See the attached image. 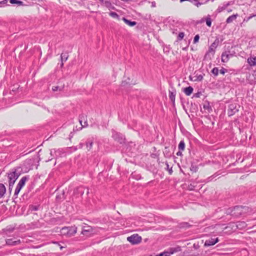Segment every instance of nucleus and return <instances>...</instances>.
<instances>
[{
	"mask_svg": "<svg viewBox=\"0 0 256 256\" xmlns=\"http://www.w3.org/2000/svg\"><path fill=\"white\" fill-rule=\"evenodd\" d=\"M19 176H20V174H18V173L16 172V170L8 174V183H9L8 190L10 192L12 190L13 186H14L16 180L18 178Z\"/></svg>",
	"mask_w": 256,
	"mask_h": 256,
	"instance_id": "obj_1",
	"label": "nucleus"
},
{
	"mask_svg": "<svg viewBox=\"0 0 256 256\" xmlns=\"http://www.w3.org/2000/svg\"><path fill=\"white\" fill-rule=\"evenodd\" d=\"M77 228L75 226L72 227H64L60 230L62 234L72 236L76 232Z\"/></svg>",
	"mask_w": 256,
	"mask_h": 256,
	"instance_id": "obj_2",
	"label": "nucleus"
},
{
	"mask_svg": "<svg viewBox=\"0 0 256 256\" xmlns=\"http://www.w3.org/2000/svg\"><path fill=\"white\" fill-rule=\"evenodd\" d=\"M127 240L132 244H136L142 242V238L138 234H134L127 238Z\"/></svg>",
	"mask_w": 256,
	"mask_h": 256,
	"instance_id": "obj_3",
	"label": "nucleus"
},
{
	"mask_svg": "<svg viewBox=\"0 0 256 256\" xmlns=\"http://www.w3.org/2000/svg\"><path fill=\"white\" fill-rule=\"evenodd\" d=\"M27 180H28V178L26 176H23L20 179V180L19 181V182L16 186V188L15 189L14 194V196H16L18 194V193L20 192L22 188L25 184L26 182V181Z\"/></svg>",
	"mask_w": 256,
	"mask_h": 256,
	"instance_id": "obj_4",
	"label": "nucleus"
},
{
	"mask_svg": "<svg viewBox=\"0 0 256 256\" xmlns=\"http://www.w3.org/2000/svg\"><path fill=\"white\" fill-rule=\"evenodd\" d=\"M92 232L93 228L91 226H86L82 227L81 234L87 236H90Z\"/></svg>",
	"mask_w": 256,
	"mask_h": 256,
	"instance_id": "obj_5",
	"label": "nucleus"
},
{
	"mask_svg": "<svg viewBox=\"0 0 256 256\" xmlns=\"http://www.w3.org/2000/svg\"><path fill=\"white\" fill-rule=\"evenodd\" d=\"M232 215L236 217L242 214V206H236L232 208Z\"/></svg>",
	"mask_w": 256,
	"mask_h": 256,
	"instance_id": "obj_6",
	"label": "nucleus"
},
{
	"mask_svg": "<svg viewBox=\"0 0 256 256\" xmlns=\"http://www.w3.org/2000/svg\"><path fill=\"white\" fill-rule=\"evenodd\" d=\"M232 54H230V52H224L222 53L221 56L222 61L223 62H227L230 58L232 56Z\"/></svg>",
	"mask_w": 256,
	"mask_h": 256,
	"instance_id": "obj_7",
	"label": "nucleus"
},
{
	"mask_svg": "<svg viewBox=\"0 0 256 256\" xmlns=\"http://www.w3.org/2000/svg\"><path fill=\"white\" fill-rule=\"evenodd\" d=\"M238 110L236 108L234 104H230L228 106V116H230L235 114Z\"/></svg>",
	"mask_w": 256,
	"mask_h": 256,
	"instance_id": "obj_8",
	"label": "nucleus"
},
{
	"mask_svg": "<svg viewBox=\"0 0 256 256\" xmlns=\"http://www.w3.org/2000/svg\"><path fill=\"white\" fill-rule=\"evenodd\" d=\"M218 40H216L214 42L210 45L209 48L208 53L212 52V54H214L215 52V49L216 48L218 44Z\"/></svg>",
	"mask_w": 256,
	"mask_h": 256,
	"instance_id": "obj_9",
	"label": "nucleus"
},
{
	"mask_svg": "<svg viewBox=\"0 0 256 256\" xmlns=\"http://www.w3.org/2000/svg\"><path fill=\"white\" fill-rule=\"evenodd\" d=\"M218 242V238H216V239L214 238H210V240H207L206 241L204 245L206 246H213L214 244H216V242Z\"/></svg>",
	"mask_w": 256,
	"mask_h": 256,
	"instance_id": "obj_10",
	"label": "nucleus"
},
{
	"mask_svg": "<svg viewBox=\"0 0 256 256\" xmlns=\"http://www.w3.org/2000/svg\"><path fill=\"white\" fill-rule=\"evenodd\" d=\"M20 243V240H14L12 238L8 239L6 240V244L10 246H16Z\"/></svg>",
	"mask_w": 256,
	"mask_h": 256,
	"instance_id": "obj_11",
	"label": "nucleus"
},
{
	"mask_svg": "<svg viewBox=\"0 0 256 256\" xmlns=\"http://www.w3.org/2000/svg\"><path fill=\"white\" fill-rule=\"evenodd\" d=\"M247 224L244 222H238L236 223V226L240 230H242L246 228Z\"/></svg>",
	"mask_w": 256,
	"mask_h": 256,
	"instance_id": "obj_12",
	"label": "nucleus"
},
{
	"mask_svg": "<svg viewBox=\"0 0 256 256\" xmlns=\"http://www.w3.org/2000/svg\"><path fill=\"white\" fill-rule=\"evenodd\" d=\"M10 2L12 4H16L18 6H26L23 2L19 0H10Z\"/></svg>",
	"mask_w": 256,
	"mask_h": 256,
	"instance_id": "obj_13",
	"label": "nucleus"
},
{
	"mask_svg": "<svg viewBox=\"0 0 256 256\" xmlns=\"http://www.w3.org/2000/svg\"><path fill=\"white\" fill-rule=\"evenodd\" d=\"M247 62L251 66H256V57L248 58Z\"/></svg>",
	"mask_w": 256,
	"mask_h": 256,
	"instance_id": "obj_14",
	"label": "nucleus"
},
{
	"mask_svg": "<svg viewBox=\"0 0 256 256\" xmlns=\"http://www.w3.org/2000/svg\"><path fill=\"white\" fill-rule=\"evenodd\" d=\"M122 20H124V22L126 24H128V26H134L135 25H136V22H132V21H130L126 18H122Z\"/></svg>",
	"mask_w": 256,
	"mask_h": 256,
	"instance_id": "obj_15",
	"label": "nucleus"
},
{
	"mask_svg": "<svg viewBox=\"0 0 256 256\" xmlns=\"http://www.w3.org/2000/svg\"><path fill=\"white\" fill-rule=\"evenodd\" d=\"M6 192V188L4 184H0V198H2Z\"/></svg>",
	"mask_w": 256,
	"mask_h": 256,
	"instance_id": "obj_16",
	"label": "nucleus"
},
{
	"mask_svg": "<svg viewBox=\"0 0 256 256\" xmlns=\"http://www.w3.org/2000/svg\"><path fill=\"white\" fill-rule=\"evenodd\" d=\"M193 90V88L192 86H190L185 88L184 89V92L186 95L190 96L192 94Z\"/></svg>",
	"mask_w": 256,
	"mask_h": 256,
	"instance_id": "obj_17",
	"label": "nucleus"
},
{
	"mask_svg": "<svg viewBox=\"0 0 256 256\" xmlns=\"http://www.w3.org/2000/svg\"><path fill=\"white\" fill-rule=\"evenodd\" d=\"M68 57V56L67 54H62L60 56V59L62 61V63L60 64L61 67H62L64 65V62L66 61Z\"/></svg>",
	"mask_w": 256,
	"mask_h": 256,
	"instance_id": "obj_18",
	"label": "nucleus"
},
{
	"mask_svg": "<svg viewBox=\"0 0 256 256\" xmlns=\"http://www.w3.org/2000/svg\"><path fill=\"white\" fill-rule=\"evenodd\" d=\"M237 16H238V14H233V15L230 16L226 19V22L228 24L232 22L234 20H235Z\"/></svg>",
	"mask_w": 256,
	"mask_h": 256,
	"instance_id": "obj_19",
	"label": "nucleus"
},
{
	"mask_svg": "<svg viewBox=\"0 0 256 256\" xmlns=\"http://www.w3.org/2000/svg\"><path fill=\"white\" fill-rule=\"evenodd\" d=\"M176 96V92L169 90V98L172 102H174Z\"/></svg>",
	"mask_w": 256,
	"mask_h": 256,
	"instance_id": "obj_20",
	"label": "nucleus"
},
{
	"mask_svg": "<svg viewBox=\"0 0 256 256\" xmlns=\"http://www.w3.org/2000/svg\"><path fill=\"white\" fill-rule=\"evenodd\" d=\"M114 138L118 140V141L120 143V144H122L123 142H124V138H122V136H118L116 134L114 136Z\"/></svg>",
	"mask_w": 256,
	"mask_h": 256,
	"instance_id": "obj_21",
	"label": "nucleus"
},
{
	"mask_svg": "<svg viewBox=\"0 0 256 256\" xmlns=\"http://www.w3.org/2000/svg\"><path fill=\"white\" fill-rule=\"evenodd\" d=\"M251 212L252 210L250 208L246 206H242V214L249 213Z\"/></svg>",
	"mask_w": 256,
	"mask_h": 256,
	"instance_id": "obj_22",
	"label": "nucleus"
},
{
	"mask_svg": "<svg viewBox=\"0 0 256 256\" xmlns=\"http://www.w3.org/2000/svg\"><path fill=\"white\" fill-rule=\"evenodd\" d=\"M185 148V144L184 141L182 140L178 144V149L180 150H184Z\"/></svg>",
	"mask_w": 256,
	"mask_h": 256,
	"instance_id": "obj_23",
	"label": "nucleus"
},
{
	"mask_svg": "<svg viewBox=\"0 0 256 256\" xmlns=\"http://www.w3.org/2000/svg\"><path fill=\"white\" fill-rule=\"evenodd\" d=\"M84 118V116H82V117H80V120H79V121H80V122L82 126V128H84V127H86L88 126V122H87V121H84V124H82V118Z\"/></svg>",
	"mask_w": 256,
	"mask_h": 256,
	"instance_id": "obj_24",
	"label": "nucleus"
},
{
	"mask_svg": "<svg viewBox=\"0 0 256 256\" xmlns=\"http://www.w3.org/2000/svg\"><path fill=\"white\" fill-rule=\"evenodd\" d=\"M206 25L208 26H210L211 25H212V20L210 18V16H208L206 18Z\"/></svg>",
	"mask_w": 256,
	"mask_h": 256,
	"instance_id": "obj_25",
	"label": "nucleus"
},
{
	"mask_svg": "<svg viewBox=\"0 0 256 256\" xmlns=\"http://www.w3.org/2000/svg\"><path fill=\"white\" fill-rule=\"evenodd\" d=\"M219 70L218 68H214L212 70V72L215 76H217L218 74Z\"/></svg>",
	"mask_w": 256,
	"mask_h": 256,
	"instance_id": "obj_26",
	"label": "nucleus"
},
{
	"mask_svg": "<svg viewBox=\"0 0 256 256\" xmlns=\"http://www.w3.org/2000/svg\"><path fill=\"white\" fill-rule=\"evenodd\" d=\"M63 88H64L63 86L60 87L58 86H54L52 87V90L54 92H56V91H58V90L61 91L62 90Z\"/></svg>",
	"mask_w": 256,
	"mask_h": 256,
	"instance_id": "obj_27",
	"label": "nucleus"
},
{
	"mask_svg": "<svg viewBox=\"0 0 256 256\" xmlns=\"http://www.w3.org/2000/svg\"><path fill=\"white\" fill-rule=\"evenodd\" d=\"M92 144H93V142L92 141H88L86 142V148L88 150L92 148Z\"/></svg>",
	"mask_w": 256,
	"mask_h": 256,
	"instance_id": "obj_28",
	"label": "nucleus"
},
{
	"mask_svg": "<svg viewBox=\"0 0 256 256\" xmlns=\"http://www.w3.org/2000/svg\"><path fill=\"white\" fill-rule=\"evenodd\" d=\"M84 188H83L82 186H80L76 189V190L78 192L80 193V194L82 196L84 193Z\"/></svg>",
	"mask_w": 256,
	"mask_h": 256,
	"instance_id": "obj_29",
	"label": "nucleus"
},
{
	"mask_svg": "<svg viewBox=\"0 0 256 256\" xmlns=\"http://www.w3.org/2000/svg\"><path fill=\"white\" fill-rule=\"evenodd\" d=\"M104 6L108 8H110L112 6V4L109 1H104Z\"/></svg>",
	"mask_w": 256,
	"mask_h": 256,
	"instance_id": "obj_30",
	"label": "nucleus"
},
{
	"mask_svg": "<svg viewBox=\"0 0 256 256\" xmlns=\"http://www.w3.org/2000/svg\"><path fill=\"white\" fill-rule=\"evenodd\" d=\"M166 168L168 170L169 174H172V167L170 168L169 165H168V162H166Z\"/></svg>",
	"mask_w": 256,
	"mask_h": 256,
	"instance_id": "obj_31",
	"label": "nucleus"
},
{
	"mask_svg": "<svg viewBox=\"0 0 256 256\" xmlns=\"http://www.w3.org/2000/svg\"><path fill=\"white\" fill-rule=\"evenodd\" d=\"M110 15L114 18H118L119 17L118 15L115 12H110Z\"/></svg>",
	"mask_w": 256,
	"mask_h": 256,
	"instance_id": "obj_32",
	"label": "nucleus"
},
{
	"mask_svg": "<svg viewBox=\"0 0 256 256\" xmlns=\"http://www.w3.org/2000/svg\"><path fill=\"white\" fill-rule=\"evenodd\" d=\"M199 38H200V36L198 34H196L194 38V43L196 44V42H198V40H199Z\"/></svg>",
	"mask_w": 256,
	"mask_h": 256,
	"instance_id": "obj_33",
	"label": "nucleus"
},
{
	"mask_svg": "<svg viewBox=\"0 0 256 256\" xmlns=\"http://www.w3.org/2000/svg\"><path fill=\"white\" fill-rule=\"evenodd\" d=\"M184 32H180L178 36V38L179 40H182L184 36Z\"/></svg>",
	"mask_w": 256,
	"mask_h": 256,
	"instance_id": "obj_34",
	"label": "nucleus"
},
{
	"mask_svg": "<svg viewBox=\"0 0 256 256\" xmlns=\"http://www.w3.org/2000/svg\"><path fill=\"white\" fill-rule=\"evenodd\" d=\"M232 208H228V209L226 210V214H231V215H232Z\"/></svg>",
	"mask_w": 256,
	"mask_h": 256,
	"instance_id": "obj_35",
	"label": "nucleus"
},
{
	"mask_svg": "<svg viewBox=\"0 0 256 256\" xmlns=\"http://www.w3.org/2000/svg\"><path fill=\"white\" fill-rule=\"evenodd\" d=\"M226 69H224V68H222V69H221V70H220V73L221 74H225V72H226Z\"/></svg>",
	"mask_w": 256,
	"mask_h": 256,
	"instance_id": "obj_36",
	"label": "nucleus"
},
{
	"mask_svg": "<svg viewBox=\"0 0 256 256\" xmlns=\"http://www.w3.org/2000/svg\"><path fill=\"white\" fill-rule=\"evenodd\" d=\"M194 4L196 6H200L201 4L200 2H198V0H194Z\"/></svg>",
	"mask_w": 256,
	"mask_h": 256,
	"instance_id": "obj_37",
	"label": "nucleus"
},
{
	"mask_svg": "<svg viewBox=\"0 0 256 256\" xmlns=\"http://www.w3.org/2000/svg\"><path fill=\"white\" fill-rule=\"evenodd\" d=\"M203 79V76L202 75H199L198 76L197 80L199 81L202 80Z\"/></svg>",
	"mask_w": 256,
	"mask_h": 256,
	"instance_id": "obj_38",
	"label": "nucleus"
},
{
	"mask_svg": "<svg viewBox=\"0 0 256 256\" xmlns=\"http://www.w3.org/2000/svg\"><path fill=\"white\" fill-rule=\"evenodd\" d=\"M8 2V0H2L0 2V4H6Z\"/></svg>",
	"mask_w": 256,
	"mask_h": 256,
	"instance_id": "obj_39",
	"label": "nucleus"
},
{
	"mask_svg": "<svg viewBox=\"0 0 256 256\" xmlns=\"http://www.w3.org/2000/svg\"><path fill=\"white\" fill-rule=\"evenodd\" d=\"M160 254H164L163 256H170L169 253H168V252H164V253H161Z\"/></svg>",
	"mask_w": 256,
	"mask_h": 256,
	"instance_id": "obj_40",
	"label": "nucleus"
},
{
	"mask_svg": "<svg viewBox=\"0 0 256 256\" xmlns=\"http://www.w3.org/2000/svg\"><path fill=\"white\" fill-rule=\"evenodd\" d=\"M183 225L182 226V227H187L188 226V224L187 223H184L182 224Z\"/></svg>",
	"mask_w": 256,
	"mask_h": 256,
	"instance_id": "obj_41",
	"label": "nucleus"
},
{
	"mask_svg": "<svg viewBox=\"0 0 256 256\" xmlns=\"http://www.w3.org/2000/svg\"><path fill=\"white\" fill-rule=\"evenodd\" d=\"M182 154V153L181 152H178L177 153H176V155L177 156H181Z\"/></svg>",
	"mask_w": 256,
	"mask_h": 256,
	"instance_id": "obj_42",
	"label": "nucleus"
},
{
	"mask_svg": "<svg viewBox=\"0 0 256 256\" xmlns=\"http://www.w3.org/2000/svg\"><path fill=\"white\" fill-rule=\"evenodd\" d=\"M222 8H218V10L219 12H220L222 10Z\"/></svg>",
	"mask_w": 256,
	"mask_h": 256,
	"instance_id": "obj_43",
	"label": "nucleus"
},
{
	"mask_svg": "<svg viewBox=\"0 0 256 256\" xmlns=\"http://www.w3.org/2000/svg\"><path fill=\"white\" fill-rule=\"evenodd\" d=\"M152 7L156 6V2H152Z\"/></svg>",
	"mask_w": 256,
	"mask_h": 256,
	"instance_id": "obj_44",
	"label": "nucleus"
},
{
	"mask_svg": "<svg viewBox=\"0 0 256 256\" xmlns=\"http://www.w3.org/2000/svg\"><path fill=\"white\" fill-rule=\"evenodd\" d=\"M86 194H89V189L88 188H86Z\"/></svg>",
	"mask_w": 256,
	"mask_h": 256,
	"instance_id": "obj_45",
	"label": "nucleus"
},
{
	"mask_svg": "<svg viewBox=\"0 0 256 256\" xmlns=\"http://www.w3.org/2000/svg\"><path fill=\"white\" fill-rule=\"evenodd\" d=\"M101 2H104V0H99Z\"/></svg>",
	"mask_w": 256,
	"mask_h": 256,
	"instance_id": "obj_46",
	"label": "nucleus"
},
{
	"mask_svg": "<svg viewBox=\"0 0 256 256\" xmlns=\"http://www.w3.org/2000/svg\"><path fill=\"white\" fill-rule=\"evenodd\" d=\"M124 84H124V82H122V86H124Z\"/></svg>",
	"mask_w": 256,
	"mask_h": 256,
	"instance_id": "obj_47",
	"label": "nucleus"
},
{
	"mask_svg": "<svg viewBox=\"0 0 256 256\" xmlns=\"http://www.w3.org/2000/svg\"><path fill=\"white\" fill-rule=\"evenodd\" d=\"M254 74H255V76H256V71H254Z\"/></svg>",
	"mask_w": 256,
	"mask_h": 256,
	"instance_id": "obj_48",
	"label": "nucleus"
},
{
	"mask_svg": "<svg viewBox=\"0 0 256 256\" xmlns=\"http://www.w3.org/2000/svg\"><path fill=\"white\" fill-rule=\"evenodd\" d=\"M52 150H51V151H50V153L51 155H52Z\"/></svg>",
	"mask_w": 256,
	"mask_h": 256,
	"instance_id": "obj_49",
	"label": "nucleus"
}]
</instances>
